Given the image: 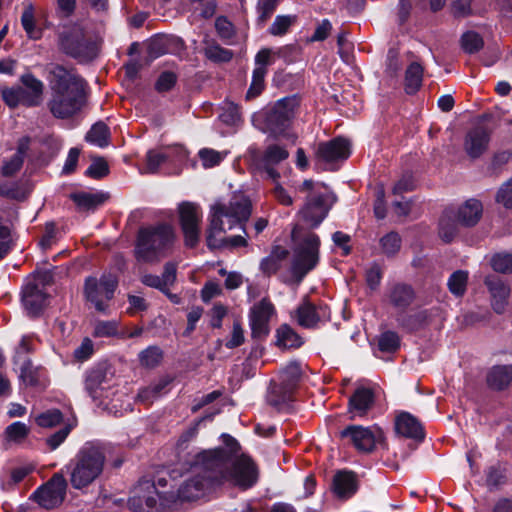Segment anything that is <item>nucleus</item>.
Here are the masks:
<instances>
[{"label":"nucleus","mask_w":512,"mask_h":512,"mask_svg":"<svg viewBox=\"0 0 512 512\" xmlns=\"http://www.w3.org/2000/svg\"><path fill=\"white\" fill-rule=\"evenodd\" d=\"M226 448L205 450L200 458L202 468L213 469L219 478V487L225 483L241 490L251 488L258 481V468L253 460L245 455L236 458L238 443L227 434L222 435Z\"/></svg>","instance_id":"f257e3e1"},{"label":"nucleus","mask_w":512,"mask_h":512,"mask_svg":"<svg viewBox=\"0 0 512 512\" xmlns=\"http://www.w3.org/2000/svg\"><path fill=\"white\" fill-rule=\"evenodd\" d=\"M251 210L250 200L241 194L234 195L228 203H214L209 214L207 246L210 249L246 246L247 240L244 236L226 237L224 234L236 226L243 227L251 215Z\"/></svg>","instance_id":"f03ea898"},{"label":"nucleus","mask_w":512,"mask_h":512,"mask_svg":"<svg viewBox=\"0 0 512 512\" xmlns=\"http://www.w3.org/2000/svg\"><path fill=\"white\" fill-rule=\"evenodd\" d=\"M50 89L48 108L59 119H66L81 111L86 101V82L74 70L59 64L47 67Z\"/></svg>","instance_id":"7ed1b4c3"},{"label":"nucleus","mask_w":512,"mask_h":512,"mask_svg":"<svg viewBox=\"0 0 512 512\" xmlns=\"http://www.w3.org/2000/svg\"><path fill=\"white\" fill-rule=\"evenodd\" d=\"M106 461L105 448L98 442H86L66 466L74 489L90 486L102 474Z\"/></svg>","instance_id":"20e7f679"},{"label":"nucleus","mask_w":512,"mask_h":512,"mask_svg":"<svg viewBox=\"0 0 512 512\" xmlns=\"http://www.w3.org/2000/svg\"><path fill=\"white\" fill-rule=\"evenodd\" d=\"M293 259L291 273L301 282L319 262L320 238L310 229L295 225L292 229Z\"/></svg>","instance_id":"39448f33"},{"label":"nucleus","mask_w":512,"mask_h":512,"mask_svg":"<svg viewBox=\"0 0 512 512\" xmlns=\"http://www.w3.org/2000/svg\"><path fill=\"white\" fill-rule=\"evenodd\" d=\"M175 240L173 228L158 224L138 231L134 255L141 262H156L164 257Z\"/></svg>","instance_id":"423d86ee"},{"label":"nucleus","mask_w":512,"mask_h":512,"mask_svg":"<svg viewBox=\"0 0 512 512\" xmlns=\"http://www.w3.org/2000/svg\"><path fill=\"white\" fill-rule=\"evenodd\" d=\"M205 451L191 455L187 460L189 465V477L181 484L177 491V497L181 501H195L201 499L219 487V477L213 469L202 468L200 459Z\"/></svg>","instance_id":"0eeeda50"},{"label":"nucleus","mask_w":512,"mask_h":512,"mask_svg":"<svg viewBox=\"0 0 512 512\" xmlns=\"http://www.w3.org/2000/svg\"><path fill=\"white\" fill-rule=\"evenodd\" d=\"M323 186L314 183L312 180H305L298 191L306 193L305 201L298 215L307 223L310 228H315L327 216L331 207V197L322 191Z\"/></svg>","instance_id":"6e6552de"},{"label":"nucleus","mask_w":512,"mask_h":512,"mask_svg":"<svg viewBox=\"0 0 512 512\" xmlns=\"http://www.w3.org/2000/svg\"><path fill=\"white\" fill-rule=\"evenodd\" d=\"M117 286L118 280L113 275H102L99 279L90 276L85 279L84 297L96 311L108 314Z\"/></svg>","instance_id":"1a4fd4ad"},{"label":"nucleus","mask_w":512,"mask_h":512,"mask_svg":"<svg viewBox=\"0 0 512 512\" xmlns=\"http://www.w3.org/2000/svg\"><path fill=\"white\" fill-rule=\"evenodd\" d=\"M301 365L290 362L279 371L278 383H272L268 394V402L275 407L291 400L294 391L302 378Z\"/></svg>","instance_id":"9d476101"},{"label":"nucleus","mask_w":512,"mask_h":512,"mask_svg":"<svg viewBox=\"0 0 512 512\" xmlns=\"http://www.w3.org/2000/svg\"><path fill=\"white\" fill-rule=\"evenodd\" d=\"M299 105V98L295 95L275 102L263 114L267 130L275 135L282 134L290 126Z\"/></svg>","instance_id":"9b49d317"},{"label":"nucleus","mask_w":512,"mask_h":512,"mask_svg":"<svg viewBox=\"0 0 512 512\" xmlns=\"http://www.w3.org/2000/svg\"><path fill=\"white\" fill-rule=\"evenodd\" d=\"M166 500L154 482L142 480L135 487L134 495L129 499V506L134 512H161Z\"/></svg>","instance_id":"f8f14e48"},{"label":"nucleus","mask_w":512,"mask_h":512,"mask_svg":"<svg viewBox=\"0 0 512 512\" xmlns=\"http://www.w3.org/2000/svg\"><path fill=\"white\" fill-rule=\"evenodd\" d=\"M59 45L66 54L74 58L86 60L92 56L93 46L79 25L65 26L59 33Z\"/></svg>","instance_id":"ddd939ff"},{"label":"nucleus","mask_w":512,"mask_h":512,"mask_svg":"<svg viewBox=\"0 0 512 512\" xmlns=\"http://www.w3.org/2000/svg\"><path fill=\"white\" fill-rule=\"evenodd\" d=\"M178 213L185 245L194 248L199 242L202 210L198 204L186 201L179 204Z\"/></svg>","instance_id":"4468645a"},{"label":"nucleus","mask_w":512,"mask_h":512,"mask_svg":"<svg viewBox=\"0 0 512 512\" xmlns=\"http://www.w3.org/2000/svg\"><path fill=\"white\" fill-rule=\"evenodd\" d=\"M67 486L64 474L57 472L46 484L35 491L34 498L45 509L56 508L65 500Z\"/></svg>","instance_id":"2eb2a0df"},{"label":"nucleus","mask_w":512,"mask_h":512,"mask_svg":"<svg viewBox=\"0 0 512 512\" xmlns=\"http://www.w3.org/2000/svg\"><path fill=\"white\" fill-rule=\"evenodd\" d=\"M342 438L349 442L360 452H371L377 442L383 439V431L379 427H363L350 425L340 433Z\"/></svg>","instance_id":"dca6fc26"},{"label":"nucleus","mask_w":512,"mask_h":512,"mask_svg":"<svg viewBox=\"0 0 512 512\" xmlns=\"http://www.w3.org/2000/svg\"><path fill=\"white\" fill-rule=\"evenodd\" d=\"M275 314V307L268 297L256 302L249 311V324L254 338L266 337L269 332V322Z\"/></svg>","instance_id":"f3484780"},{"label":"nucleus","mask_w":512,"mask_h":512,"mask_svg":"<svg viewBox=\"0 0 512 512\" xmlns=\"http://www.w3.org/2000/svg\"><path fill=\"white\" fill-rule=\"evenodd\" d=\"M330 309L327 305L314 304L305 299L295 311L297 323L304 328H314L321 322L330 320Z\"/></svg>","instance_id":"a211bd4d"},{"label":"nucleus","mask_w":512,"mask_h":512,"mask_svg":"<svg viewBox=\"0 0 512 512\" xmlns=\"http://www.w3.org/2000/svg\"><path fill=\"white\" fill-rule=\"evenodd\" d=\"M288 157L289 152L285 146L273 143L265 148L261 156L257 159V162L259 167L265 171L268 178L277 181L280 178V174L275 169V166Z\"/></svg>","instance_id":"6ab92c4d"},{"label":"nucleus","mask_w":512,"mask_h":512,"mask_svg":"<svg viewBox=\"0 0 512 512\" xmlns=\"http://www.w3.org/2000/svg\"><path fill=\"white\" fill-rule=\"evenodd\" d=\"M350 155V143L342 137L334 138L318 145L316 156L324 162L346 160Z\"/></svg>","instance_id":"aec40b11"},{"label":"nucleus","mask_w":512,"mask_h":512,"mask_svg":"<svg viewBox=\"0 0 512 512\" xmlns=\"http://www.w3.org/2000/svg\"><path fill=\"white\" fill-rule=\"evenodd\" d=\"M490 134L489 129L480 125L468 131L464 139V150L470 158H478L487 150Z\"/></svg>","instance_id":"412c9836"},{"label":"nucleus","mask_w":512,"mask_h":512,"mask_svg":"<svg viewBox=\"0 0 512 512\" xmlns=\"http://www.w3.org/2000/svg\"><path fill=\"white\" fill-rule=\"evenodd\" d=\"M485 284L491 294L494 311L503 313L508 303L510 288L497 276L486 277Z\"/></svg>","instance_id":"4be33fe9"},{"label":"nucleus","mask_w":512,"mask_h":512,"mask_svg":"<svg viewBox=\"0 0 512 512\" xmlns=\"http://www.w3.org/2000/svg\"><path fill=\"white\" fill-rule=\"evenodd\" d=\"M374 392L370 388L360 387L349 399L351 418L365 416L374 403Z\"/></svg>","instance_id":"5701e85b"},{"label":"nucleus","mask_w":512,"mask_h":512,"mask_svg":"<svg viewBox=\"0 0 512 512\" xmlns=\"http://www.w3.org/2000/svg\"><path fill=\"white\" fill-rule=\"evenodd\" d=\"M20 82L24 88L26 107H35L40 105L43 100L44 93L43 82L30 72L21 75Z\"/></svg>","instance_id":"b1692460"},{"label":"nucleus","mask_w":512,"mask_h":512,"mask_svg":"<svg viewBox=\"0 0 512 512\" xmlns=\"http://www.w3.org/2000/svg\"><path fill=\"white\" fill-rule=\"evenodd\" d=\"M395 430L397 434L415 440H423L424 431L419 421L407 412H403L396 417Z\"/></svg>","instance_id":"393cba45"},{"label":"nucleus","mask_w":512,"mask_h":512,"mask_svg":"<svg viewBox=\"0 0 512 512\" xmlns=\"http://www.w3.org/2000/svg\"><path fill=\"white\" fill-rule=\"evenodd\" d=\"M387 297L389 303L402 313L414 301L415 291L410 285L397 283L390 287Z\"/></svg>","instance_id":"a878e982"},{"label":"nucleus","mask_w":512,"mask_h":512,"mask_svg":"<svg viewBox=\"0 0 512 512\" xmlns=\"http://www.w3.org/2000/svg\"><path fill=\"white\" fill-rule=\"evenodd\" d=\"M482 214V203L477 199L471 198L459 206L456 212V218L461 225L471 227L479 222Z\"/></svg>","instance_id":"bb28decb"},{"label":"nucleus","mask_w":512,"mask_h":512,"mask_svg":"<svg viewBox=\"0 0 512 512\" xmlns=\"http://www.w3.org/2000/svg\"><path fill=\"white\" fill-rule=\"evenodd\" d=\"M22 301L31 315H37L45 305L46 295L35 284H27L23 290Z\"/></svg>","instance_id":"cd10ccee"},{"label":"nucleus","mask_w":512,"mask_h":512,"mask_svg":"<svg viewBox=\"0 0 512 512\" xmlns=\"http://www.w3.org/2000/svg\"><path fill=\"white\" fill-rule=\"evenodd\" d=\"M334 493L340 498H348L356 492L355 476L351 472H338L333 479Z\"/></svg>","instance_id":"c85d7f7f"},{"label":"nucleus","mask_w":512,"mask_h":512,"mask_svg":"<svg viewBox=\"0 0 512 512\" xmlns=\"http://www.w3.org/2000/svg\"><path fill=\"white\" fill-rule=\"evenodd\" d=\"M72 200L80 210H95L101 206L108 198V195L102 192H79L71 196Z\"/></svg>","instance_id":"c756f323"},{"label":"nucleus","mask_w":512,"mask_h":512,"mask_svg":"<svg viewBox=\"0 0 512 512\" xmlns=\"http://www.w3.org/2000/svg\"><path fill=\"white\" fill-rule=\"evenodd\" d=\"M512 381V366H495L487 375L488 385L496 390L507 387Z\"/></svg>","instance_id":"7c9ffc66"},{"label":"nucleus","mask_w":512,"mask_h":512,"mask_svg":"<svg viewBox=\"0 0 512 512\" xmlns=\"http://www.w3.org/2000/svg\"><path fill=\"white\" fill-rule=\"evenodd\" d=\"M106 375L100 369L91 370L85 378V389L88 394L95 400L102 396L105 389Z\"/></svg>","instance_id":"2f4dec72"},{"label":"nucleus","mask_w":512,"mask_h":512,"mask_svg":"<svg viewBox=\"0 0 512 512\" xmlns=\"http://www.w3.org/2000/svg\"><path fill=\"white\" fill-rule=\"evenodd\" d=\"M287 256V249L280 246L274 248L271 254L261 261V271L267 276L275 274L280 269L282 261L285 260Z\"/></svg>","instance_id":"473e14b6"},{"label":"nucleus","mask_w":512,"mask_h":512,"mask_svg":"<svg viewBox=\"0 0 512 512\" xmlns=\"http://www.w3.org/2000/svg\"><path fill=\"white\" fill-rule=\"evenodd\" d=\"M276 338L277 345L285 349L299 348L303 343L301 337L288 324H282L277 328Z\"/></svg>","instance_id":"72a5a7b5"},{"label":"nucleus","mask_w":512,"mask_h":512,"mask_svg":"<svg viewBox=\"0 0 512 512\" xmlns=\"http://www.w3.org/2000/svg\"><path fill=\"white\" fill-rule=\"evenodd\" d=\"M21 24L30 39L38 40L41 38V30L36 27L35 8L32 3L24 4L21 15Z\"/></svg>","instance_id":"f704fd0d"},{"label":"nucleus","mask_w":512,"mask_h":512,"mask_svg":"<svg viewBox=\"0 0 512 512\" xmlns=\"http://www.w3.org/2000/svg\"><path fill=\"white\" fill-rule=\"evenodd\" d=\"M429 317L430 313L427 310H420L410 315L399 314L397 322L400 326L413 331L428 323Z\"/></svg>","instance_id":"c9c22d12"},{"label":"nucleus","mask_w":512,"mask_h":512,"mask_svg":"<svg viewBox=\"0 0 512 512\" xmlns=\"http://www.w3.org/2000/svg\"><path fill=\"white\" fill-rule=\"evenodd\" d=\"M423 68L414 62L409 65L405 74V90L408 94H414L422 84Z\"/></svg>","instance_id":"e433bc0d"},{"label":"nucleus","mask_w":512,"mask_h":512,"mask_svg":"<svg viewBox=\"0 0 512 512\" xmlns=\"http://www.w3.org/2000/svg\"><path fill=\"white\" fill-rule=\"evenodd\" d=\"M1 96L4 103L10 108H16L19 105L26 106V97L24 88L21 86L1 88Z\"/></svg>","instance_id":"4c0bfd02"},{"label":"nucleus","mask_w":512,"mask_h":512,"mask_svg":"<svg viewBox=\"0 0 512 512\" xmlns=\"http://www.w3.org/2000/svg\"><path fill=\"white\" fill-rule=\"evenodd\" d=\"M109 129L103 122L94 124L86 134L87 142L99 147H104L108 144Z\"/></svg>","instance_id":"58836bf2"},{"label":"nucleus","mask_w":512,"mask_h":512,"mask_svg":"<svg viewBox=\"0 0 512 512\" xmlns=\"http://www.w3.org/2000/svg\"><path fill=\"white\" fill-rule=\"evenodd\" d=\"M20 369V380L26 386H36L39 382L38 369L32 365L29 358H24L18 364Z\"/></svg>","instance_id":"ea45409f"},{"label":"nucleus","mask_w":512,"mask_h":512,"mask_svg":"<svg viewBox=\"0 0 512 512\" xmlns=\"http://www.w3.org/2000/svg\"><path fill=\"white\" fill-rule=\"evenodd\" d=\"M205 56L218 63L229 62L233 58V52L229 49L221 47L216 42L208 43L204 49Z\"/></svg>","instance_id":"a19ab883"},{"label":"nucleus","mask_w":512,"mask_h":512,"mask_svg":"<svg viewBox=\"0 0 512 512\" xmlns=\"http://www.w3.org/2000/svg\"><path fill=\"white\" fill-rule=\"evenodd\" d=\"M296 15H278L269 27L268 32L273 36H283L296 23Z\"/></svg>","instance_id":"79ce46f5"},{"label":"nucleus","mask_w":512,"mask_h":512,"mask_svg":"<svg viewBox=\"0 0 512 512\" xmlns=\"http://www.w3.org/2000/svg\"><path fill=\"white\" fill-rule=\"evenodd\" d=\"M468 272L463 270L455 271L448 279V288L455 296H462L467 287Z\"/></svg>","instance_id":"37998d69"},{"label":"nucleus","mask_w":512,"mask_h":512,"mask_svg":"<svg viewBox=\"0 0 512 512\" xmlns=\"http://www.w3.org/2000/svg\"><path fill=\"white\" fill-rule=\"evenodd\" d=\"M267 69L264 67H255L252 75V82L249 90L247 91V98L257 97L265 87V76Z\"/></svg>","instance_id":"c03bdc74"},{"label":"nucleus","mask_w":512,"mask_h":512,"mask_svg":"<svg viewBox=\"0 0 512 512\" xmlns=\"http://www.w3.org/2000/svg\"><path fill=\"white\" fill-rule=\"evenodd\" d=\"M457 234V225L451 219L448 212H445L439 222V236L447 243L451 242Z\"/></svg>","instance_id":"a18cd8bd"},{"label":"nucleus","mask_w":512,"mask_h":512,"mask_svg":"<svg viewBox=\"0 0 512 512\" xmlns=\"http://www.w3.org/2000/svg\"><path fill=\"white\" fill-rule=\"evenodd\" d=\"M29 432L30 429L25 423L14 422L6 428L5 435L8 441L21 443L28 436Z\"/></svg>","instance_id":"49530a36"},{"label":"nucleus","mask_w":512,"mask_h":512,"mask_svg":"<svg viewBox=\"0 0 512 512\" xmlns=\"http://www.w3.org/2000/svg\"><path fill=\"white\" fill-rule=\"evenodd\" d=\"M162 351L157 346H150L139 354L141 365L147 368L156 367L162 360Z\"/></svg>","instance_id":"de8ad7c7"},{"label":"nucleus","mask_w":512,"mask_h":512,"mask_svg":"<svg viewBox=\"0 0 512 512\" xmlns=\"http://www.w3.org/2000/svg\"><path fill=\"white\" fill-rule=\"evenodd\" d=\"M119 322L116 320H99L94 324L93 335L96 337H112L118 335Z\"/></svg>","instance_id":"09e8293b"},{"label":"nucleus","mask_w":512,"mask_h":512,"mask_svg":"<svg viewBox=\"0 0 512 512\" xmlns=\"http://www.w3.org/2000/svg\"><path fill=\"white\" fill-rule=\"evenodd\" d=\"M166 385L167 383L165 381H160L141 389L137 395L138 401L144 404L152 403L153 400L161 394Z\"/></svg>","instance_id":"8fccbe9b"},{"label":"nucleus","mask_w":512,"mask_h":512,"mask_svg":"<svg viewBox=\"0 0 512 512\" xmlns=\"http://www.w3.org/2000/svg\"><path fill=\"white\" fill-rule=\"evenodd\" d=\"M400 346V338L396 332L386 331L379 336L378 347L382 352H395Z\"/></svg>","instance_id":"3c124183"},{"label":"nucleus","mask_w":512,"mask_h":512,"mask_svg":"<svg viewBox=\"0 0 512 512\" xmlns=\"http://www.w3.org/2000/svg\"><path fill=\"white\" fill-rule=\"evenodd\" d=\"M382 251L387 256L396 254L401 247V238L398 233L390 232L380 239Z\"/></svg>","instance_id":"603ef678"},{"label":"nucleus","mask_w":512,"mask_h":512,"mask_svg":"<svg viewBox=\"0 0 512 512\" xmlns=\"http://www.w3.org/2000/svg\"><path fill=\"white\" fill-rule=\"evenodd\" d=\"M168 159H169V154L164 153L163 150L149 151L146 156V166H145L146 172L155 173L163 163L167 162Z\"/></svg>","instance_id":"864d4df0"},{"label":"nucleus","mask_w":512,"mask_h":512,"mask_svg":"<svg viewBox=\"0 0 512 512\" xmlns=\"http://www.w3.org/2000/svg\"><path fill=\"white\" fill-rule=\"evenodd\" d=\"M461 46L467 53H475L483 46V39L481 36L473 31L464 33L461 37Z\"/></svg>","instance_id":"5fc2aeb1"},{"label":"nucleus","mask_w":512,"mask_h":512,"mask_svg":"<svg viewBox=\"0 0 512 512\" xmlns=\"http://www.w3.org/2000/svg\"><path fill=\"white\" fill-rule=\"evenodd\" d=\"M284 50V47L279 48L276 51L269 48L261 49L255 56L256 67L266 68L268 65L273 64L274 58L282 56Z\"/></svg>","instance_id":"6e6d98bb"},{"label":"nucleus","mask_w":512,"mask_h":512,"mask_svg":"<svg viewBox=\"0 0 512 512\" xmlns=\"http://www.w3.org/2000/svg\"><path fill=\"white\" fill-rule=\"evenodd\" d=\"M473 0H451L450 11L456 18H465L473 14Z\"/></svg>","instance_id":"4d7b16f0"},{"label":"nucleus","mask_w":512,"mask_h":512,"mask_svg":"<svg viewBox=\"0 0 512 512\" xmlns=\"http://www.w3.org/2000/svg\"><path fill=\"white\" fill-rule=\"evenodd\" d=\"M492 268L500 273L512 272V254L499 253L491 259Z\"/></svg>","instance_id":"13d9d810"},{"label":"nucleus","mask_w":512,"mask_h":512,"mask_svg":"<svg viewBox=\"0 0 512 512\" xmlns=\"http://www.w3.org/2000/svg\"><path fill=\"white\" fill-rule=\"evenodd\" d=\"M62 421V414L59 410H49L36 417V423L40 427L51 428Z\"/></svg>","instance_id":"bf43d9fd"},{"label":"nucleus","mask_w":512,"mask_h":512,"mask_svg":"<svg viewBox=\"0 0 512 512\" xmlns=\"http://www.w3.org/2000/svg\"><path fill=\"white\" fill-rule=\"evenodd\" d=\"M23 159L12 155L10 158L4 159L1 166V174L4 177L15 175L23 166Z\"/></svg>","instance_id":"052dcab7"},{"label":"nucleus","mask_w":512,"mask_h":512,"mask_svg":"<svg viewBox=\"0 0 512 512\" xmlns=\"http://www.w3.org/2000/svg\"><path fill=\"white\" fill-rule=\"evenodd\" d=\"M11 231L0 217V260L3 259L11 249Z\"/></svg>","instance_id":"680f3d73"},{"label":"nucleus","mask_w":512,"mask_h":512,"mask_svg":"<svg viewBox=\"0 0 512 512\" xmlns=\"http://www.w3.org/2000/svg\"><path fill=\"white\" fill-rule=\"evenodd\" d=\"M279 0H259L258 2V20L266 22L274 13Z\"/></svg>","instance_id":"e2e57ef3"},{"label":"nucleus","mask_w":512,"mask_h":512,"mask_svg":"<svg viewBox=\"0 0 512 512\" xmlns=\"http://www.w3.org/2000/svg\"><path fill=\"white\" fill-rule=\"evenodd\" d=\"M109 172L108 164L104 159H97L91 163L86 171V175L100 179L106 176Z\"/></svg>","instance_id":"0e129e2a"},{"label":"nucleus","mask_w":512,"mask_h":512,"mask_svg":"<svg viewBox=\"0 0 512 512\" xmlns=\"http://www.w3.org/2000/svg\"><path fill=\"white\" fill-rule=\"evenodd\" d=\"M199 156L203 162V166L206 168L216 166L223 160V155L213 149H202L199 152Z\"/></svg>","instance_id":"69168bd1"},{"label":"nucleus","mask_w":512,"mask_h":512,"mask_svg":"<svg viewBox=\"0 0 512 512\" xmlns=\"http://www.w3.org/2000/svg\"><path fill=\"white\" fill-rule=\"evenodd\" d=\"M177 76L175 73L170 71H165L160 74L155 88L158 92H166L169 91L176 83Z\"/></svg>","instance_id":"338daca9"},{"label":"nucleus","mask_w":512,"mask_h":512,"mask_svg":"<svg viewBox=\"0 0 512 512\" xmlns=\"http://www.w3.org/2000/svg\"><path fill=\"white\" fill-rule=\"evenodd\" d=\"M496 200L506 208H512V178L499 189Z\"/></svg>","instance_id":"774afa93"}]
</instances>
